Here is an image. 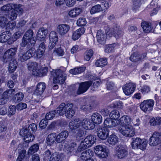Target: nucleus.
Masks as SVG:
<instances>
[{"label":"nucleus","instance_id":"nucleus-1","mask_svg":"<svg viewBox=\"0 0 161 161\" xmlns=\"http://www.w3.org/2000/svg\"><path fill=\"white\" fill-rule=\"evenodd\" d=\"M96 139L93 135H89L82 141L80 145L78 146L77 144L73 142L67 148V154L70 155H78L83 150L91 147L95 142Z\"/></svg>","mask_w":161,"mask_h":161},{"label":"nucleus","instance_id":"nucleus-2","mask_svg":"<svg viewBox=\"0 0 161 161\" xmlns=\"http://www.w3.org/2000/svg\"><path fill=\"white\" fill-rule=\"evenodd\" d=\"M73 107V104L72 103L67 104L62 103L57 108L56 111L60 115L65 114L66 117L70 119L74 116L75 113Z\"/></svg>","mask_w":161,"mask_h":161},{"label":"nucleus","instance_id":"nucleus-3","mask_svg":"<svg viewBox=\"0 0 161 161\" xmlns=\"http://www.w3.org/2000/svg\"><path fill=\"white\" fill-rule=\"evenodd\" d=\"M46 87L44 82H40L37 84L34 93L33 101L38 103L41 102L43 99V93Z\"/></svg>","mask_w":161,"mask_h":161},{"label":"nucleus","instance_id":"nucleus-4","mask_svg":"<svg viewBox=\"0 0 161 161\" xmlns=\"http://www.w3.org/2000/svg\"><path fill=\"white\" fill-rule=\"evenodd\" d=\"M53 72L54 73L53 83L63 84L66 80L65 74L60 69L54 70Z\"/></svg>","mask_w":161,"mask_h":161},{"label":"nucleus","instance_id":"nucleus-5","mask_svg":"<svg viewBox=\"0 0 161 161\" xmlns=\"http://www.w3.org/2000/svg\"><path fill=\"white\" fill-rule=\"evenodd\" d=\"M118 130L123 135L126 137H131L135 135V129L132 125L120 126Z\"/></svg>","mask_w":161,"mask_h":161},{"label":"nucleus","instance_id":"nucleus-6","mask_svg":"<svg viewBox=\"0 0 161 161\" xmlns=\"http://www.w3.org/2000/svg\"><path fill=\"white\" fill-rule=\"evenodd\" d=\"M154 104V101L153 100H146L141 103L140 106L143 111L146 112L152 110Z\"/></svg>","mask_w":161,"mask_h":161},{"label":"nucleus","instance_id":"nucleus-7","mask_svg":"<svg viewBox=\"0 0 161 161\" xmlns=\"http://www.w3.org/2000/svg\"><path fill=\"white\" fill-rule=\"evenodd\" d=\"M35 50L33 48L29 49L25 53L22 51L19 52L18 55L19 60L23 62L30 59L35 53Z\"/></svg>","mask_w":161,"mask_h":161},{"label":"nucleus","instance_id":"nucleus-8","mask_svg":"<svg viewBox=\"0 0 161 161\" xmlns=\"http://www.w3.org/2000/svg\"><path fill=\"white\" fill-rule=\"evenodd\" d=\"M17 48L16 47L11 48L6 51L3 56V61L6 63L11 60L16 54Z\"/></svg>","mask_w":161,"mask_h":161},{"label":"nucleus","instance_id":"nucleus-9","mask_svg":"<svg viewBox=\"0 0 161 161\" xmlns=\"http://www.w3.org/2000/svg\"><path fill=\"white\" fill-rule=\"evenodd\" d=\"M94 151L99 157L105 158L108 156V153L107 152L105 147L103 145L96 146L94 147Z\"/></svg>","mask_w":161,"mask_h":161},{"label":"nucleus","instance_id":"nucleus-10","mask_svg":"<svg viewBox=\"0 0 161 161\" xmlns=\"http://www.w3.org/2000/svg\"><path fill=\"white\" fill-rule=\"evenodd\" d=\"M20 4H16L12 3L7 4L3 6L1 8V11L7 13L10 10L15 8V10L19 11L20 12H23V8L21 7Z\"/></svg>","mask_w":161,"mask_h":161},{"label":"nucleus","instance_id":"nucleus-11","mask_svg":"<svg viewBox=\"0 0 161 161\" xmlns=\"http://www.w3.org/2000/svg\"><path fill=\"white\" fill-rule=\"evenodd\" d=\"M70 26L67 24H60L58 25L56 31L61 36H64L69 31Z\"/></svg>","mask_w":161,"mask_h":161},{"label":"nucleus","instance_id":"nucleus-12","mask_svg":"<svg viewBox=\"0 0 161 161\" xmlns=\"http://www.w3.org/2000/svg\"><path fill=\"white\" fill-rule=\"evenodd\" d=\"M105 29L108 34L113 35L117 38L121 36L122 32L121 29L119 26L115 24H114L113 27L109 29L108 31L106 29Z\"/></svg>","mask_w":161,"mask_h":161},{"label":"nucleus","instance_id":"nucleus-13","mask_svg":"<svg viewBox=\"0 0 161 161\" xmlns=\"http://www.w3.org/2000/svg\"><path fill=\"white\" fill-rule=\"evenodd\" d=\"M116 151L117 156L119 158H125L128 155L127 147L123 145H118L116 148Z\"/></svg>","mask_w":161,"mask_h":161},{"label":"nucleus","instance_id":"nucleus-14","mask_svg":"<svg viewBox=\"0 0 161 161\" xmlns=\"http://www.w3.org/2000/svg\"><path fill=\"white\" fill-rule=\"evenodd\" d=\"M91 81H85L79 84L78 88L76 91L77 95H80L86 92L92 85Z\"/></svg>","mask_w":161,"mask_h":161},{"label":"nucleus","instance_id":"nucleus-15","mask_svg":"<svg viewBox=\"0 0 161 161\" xmlns=\"http://www.w3.org/2000/svg\"><path fill=\"white\" fill-rule=\"evenodd\" d=\"M161 141V134L160 133L155 132L149 141V143L151 146H155L159 144Z\"/></svg>","mask_w":161,"mask_h":161},{"label":"nucleus","instance_id":"nucleus-16","mask_svg":"<svg viewBox=\"0 0 161 161\" xmlns=\"http://www.w3.org/2000/svg\"><path fill=\"white\" fill-rule=\"evenodd\" d=\"M135 83L130 82L125 84L123 87V90L124 93L126 95H130L134 92L136 87Z\"/></svg>","mask_w":161,"mask_h":161},{"label":"nucleus","instance_id":"nucleus-17","mask_svg":"<svg viewBox=\"0 0 161 161\" xmlns=\"http://www.w3.org/2000/svg\"><path fill=\"white\" fill-rule=\"evenodd\" d=\"M80 119H75L71 120L69 124L70 131L73 133H76V131H77L80 126Z\"/></svg>","mask_w":161,"mask_h":161},{"label":"nucleus","instance_id":"nucleus-18","mask_svg":"<svg viewBox=\"0 0 161 161\" xmlns=\"http://www.w3.org/2000/svg\"><path fill=\"white\" fill-rule=\"evenodd\" d=\"M97 135L100 139L103 140L107 138L109 132L107 128L106 127H100L97 128Z\"/></svg>","mask_w":161,"mask_h":161},{"label":"nucleus","instance_id":"nucleus-19","mask_svg":"<svg viewBox=\"0 0 161 161\" xmlns=\"http://www.w3.org/2000/svg\"><path fill=\"white\" fill-rule=\"evenodd\" d=\"M28 69L29 70L32 71V74L36 76L41 75L39 73L38 69V64L36 62H30L27 64Z\"/></svg>","mask_w":161,"mask_h":161},{"label":"nucleus","instance_id":"nucleus-20","mask_svg":"<svg viewBox=\"0 0 161 161\" xmlns=\"http://www.w3.org/2000/svg\"><path fill=\"white\" fill-rule=\"evenodd\" d=\"M146 53L141 54L137 52H135L131 55L130 59L133 62H138L139 61H142L146 57Z\"/></svg>","mask_w":161,"mask_h":161},{"label":"nucleus","instance_id":"nucleus-21","mask_svg":"<svg viewBox=\"0 0 161 161\" xmlns=\"http://www.w3.org/2000/svg\"><path fill=\"white\" fill-rule=\"evenodd\" d=\"M80 126L87 130L93 129L95 127L94 123L90 119H84L82 121L80 120Z\"/></svg>","mask_w":161,"mask_h":161},{"label":"nucleus","instance_id":"nucleus-22","mask_svg":"<svg viewBox=\"0 0 161 161\" xmlns=\"http://www.w3.org/2000/svg\"><path fill=\"white\" fill-rule=\"evenodd\" d=\"M119 120V124H120V126H127L132 125L131 119L128 116L124 115L121 117Z\"/></svg>","mask_w":161,"mask_h":161},{"label":"nucleus","instance_id":"nucleus-23","mask_svg":"<svg viewBox=\"0 0 161 161\" xmlns=\"http://www.w3.org/2000/svg\"><path fill=\"white\" fill-rule=\"evenodd\" d=\"M119 124V120H113L110 118H107L104 122V127H113L116 126Z\"/></svg>","mask_w":161,"mask_h":161},{"label":"nucleus","instance_id":"nucleus-24","mask_svg":"<svg viewBox=\"0 0 161 161\" xmlns=\"http://www.w3.org/2000/svg\"><path fill=\"white\" fill-rule=\"evenodd\" d=\"M96 37L98 42L101 44H105L106 42V37L104 31H102L101 30L98 31Z\"/></svg>","mask_w":161,"mask_h":161},{"label":"nucleus","instance_id":"nucleus-25","mask_svg":"<svg viewBox=\"0 0 161 161\" xmlns=\"http://www.w3.org/2000/svg\"><path fill=\"white\" fill-rule=\"evenodd\" d=\"M69 132L67 130H64L58 134L57 136V142L61 143L64 141L68 136Z\"/></svg>","mask_w":161,"mask_h":161},{"label":"nucleus","instance_id":"nucleus-26","mask_svg":"<svg viewBox=\"0 0 161 161\" xmlns=\"http://www.w3.org/2000/svg\"><path fill=\"white\" fill-rule=\"evenodd\" d=\"M85 31V29L84 27H81L73 33L72 39L75 41L78 40L84 33Z\"/></svg>","mask_w":161,"mask_h":161},{"label":"nucleus","instance_id":"nucleus-27","mask_svg":"<svg viewBox=\"0 0 161 161\" xmlns=\"http://www.w3.org/2000/svg\"><path fill=\"white\" fill-rule=\"evenodd\" d=\"M93 154V152L90 149L87 150L82 153L80 156V158L83 160H87L90 159Z\"/></svg>","mask_w":161,"mask_h":161},{"label":"nucleus","instance_id":"nucleus-28","mask_svg":"<svg viewBox=\"0 0 161 161\" xmlns=\"http://www.w3.org/2000/svg\"><path fill=\"white\" fill-rule=\"evenodd\" d=\"M141 26L143 31L146 33L150 32L153 29L151 23L147 21H142Z\"/></svg>","mask_w":161,"mask_h":161},{"label":"nucleus","instance_id":"nucleus-29","mask_svg":"<svg viewBox=\"0 0 161 161\" xmlns=\"http://www.w3.org/2000/svg\"><path fill=\"white\" fill-rule=\"evenodd\" d=\"M11 36V34L9 31H5L0 35V42L2 43L6 42L10 39V37Z\"/></svg>","mask_w":161,"mask_h":161},{"label":"nucleus","instance_id":"nucleus-30","mask_svg":"<svg viewBox=\"0 0 161 161\" xmlns=\"http://www.w3.org/2000/svg\"><path fill=\"white\" fill-rule=\"evenodd\" d=\"M91 118L94 123L99 124L102 122V117L98 113H95L93 114Z\"/></svg>","mask_w":161,"mask_h":161},{"label":"nucleus","instance_id":"nucleus-31","mask_svg":"<svg viewBox=\"0 0 161 161\" xmlns=\"http://www.w3.org/2000/svg\"><path fill=\"white\" fill-rule=\"evenodd\" d=\"M56 134L55 133H53L49 135L46 138L47 143L51 145L53 144L55 141L57 142Z\"/></svg>","mask_w":161,"mask_h":161},{"label":"nucleus","instance_id":"nucleus-32","mask_svg":"<svg viewBox=\"0 0 161 161\" xmlns=\"http://www.w3.org/2000/svg\"><path fill=\"white\" fill-rule=\"evenodd\" d=\"M107 64V61L106 58H101L97 59L95 63L96 66L103 67Z\"/></svg>","mask_w":161,"mask_h":161},{"label":"nucleus","instance_id":"nucleus-33","mask_svg":"<svg viewBox=\"0 0 161 161\" xmlns=\"http://www.w3.org/2000/svg\"><path fill=\"white\" fill-rule=\"evenodd\" d=\"M81 9L79 8H75L69 12V15L72 18H74L78 15L81 13Z\"/></svg>","mask_w":161,"mask_h":161},{"label":"nucleus","instance_id":"nucleus-34","mask_svg":"<svg viewBox=\"0 0 161 161\" xmlns=\"http://www.w3.org/2000/svg\"><path fill=\"white\" fill-rule=\"evenodd\" d=\"M47 31L43 28H42L38 31L36 35V37L38 39L40 38L44 39L47 34Z\"/></svg>","mask_w":161,"mask_h":161},{"label":"nucleus","instance_id":"nucleus-35","mask_svg":"<svg viewBox=\"0 0 161 161\" xmlns=\"http://www.w3.org/2000/svg\"><path fill=\"white\" fill-rule=\"evenodd\" d=\"M141 139V138L138 137H133L131 139V146L133 149H137Z\"/></svg>","mask_w":161,"mask_h":161},{"label":"nucleus","instance_id":"nucleus-36","mask_svg":"<svg viewBox=\"0 0 161 161\" xmlns=\"http://www.w3.org/2000/svg\"><path fill=\"white\" fill-rule=\"evenodd\" d=\"M17 66V63L15 60L11 61L9 64L8 70L10 73L14 72L16 70Z\"/></svg>","mask_w":161,"mask_h":161},{"label":"nucleus","instance_id":"nucleus-37","mask_svg":"<svg viewBox=\"0 0 161 161\" xmlns=\"http://www.w3.org/2000/svg\"><path fill=\"white\" fill-rule=\"evenodd\" d=\"M24 97V94L22 92H19L15 95L12 98V100L15 103L21 101Z\"/></svg>","mask_w":161,"mask_h":161},{"label":"nucleus","instance_id":"nucleus-38","mask_svg":"<svg viewBox=\"0 0 161 161\" xmlns=\"http://www.w3.org/2000/svg\"><path fill=\"white\" fill-rule=\"evenodd\" d=\"M107 141L109 144L114 145L118 142V139L115 135L112 134L110 135L108 137Z\"/></svg>","mask_w":161,"mask_h":161},{"label":"nucleus","instance_id":"nucleus-39","mask_svg":"<svg viewBox=\"0 0 161 161\" xmlns=\"http://www.w3.org/2000/svg\"><path fill=\"white\" fill-rule=\"evenodd\" d=\"M26 153V151L25 149L21 151L19 153L17 161H28L27 158L25 157Z\"/></svg>","mask_w":161,"mask_h":161},{"label":"nucleus","instance_id":"nucleus-40","mask_svg":"<svg viewBox=\"0 0 161 161\" xmlns=\"http://www.w3.org/2000/svg\"><path fill=\"white\" fill-rule=\"evenodd\" d=\"M109 116L111 118L114 120H118L120 116L119 112L117 110H114L110 113Z\"/></svg>","mask_w":161,"mask_h":161},{"label":"nucleus","instance_id":"nucleus-41","mask_svg":"<svg viewBox=\"0 0 161 161\" xmlns=\"http://www.w3.org/2000/svg\"><path fill=\"white\" fill-rule=\"evenodd\" d=\"M39 146L38 144H36L31 146L28 151L29 155H31L37 152L39 149Z\"/></svg>","mask_w":161,"mask_h":161},{"label":"nucleus","instance_id":"nucleus-42","mask_svg":"<svg viewBox=\"0 0 161 161\" xmlns=\"http://www.w3.org/2000/svg\"><path fill=\"white\" fill-rule=\"evenodd\" d=\"M102 10L101 5L97 4L93 6L91 8L90 12L91 14H93L96 13L100 12Z\"/></svg>","mask_w":161,"mask_h":161},{"label":"nucleus","instance_id":"nucleus-43","mask_svg":"<svg viewBox=\"0 0 161 161\" xmlns=\"http://www.w3.org/2000/svg\"><path fill=\"white\" fill-rule=\"evenodd\" d=\"M93 53L94 52L92 49L87 50L85 53L84 59L87 61L89 60L93 56Z\"/></svg>","mask_w":161,"mask_h":161},{"label":"nucleus","instance_id":"nucleus-44","mask_svg":"<svg viewBox=\"0 0 161 161\" xmlns=\"http://www.w3.org/2000/svg\"><path fill=\"white\" fill-rule=\"evenodd\" d=\"M147 141L144 139H141L140 143L138 145L137 149H140L143 150L146 149Z\"/></svg>","mask_w":161,"mask_h":161},{"label":"nucleus","instance_id":"nucleus-45","mask_svg":"<svg viewBox=\"0 0 161 161\" xmlns=\"http://www.w3.org/2000/svg\"><path fill=\"white\" fill-rule=\"evenodd\" d=\"M50 157V161H59L60 158L61 156L58 152H55L52 154Z\"/></svg>","mask_w":161,"mask_h":161},{"label":"nucleus","instance_id":"nucleus-46","mask_svg":"<svg viewBox=\"0 0 161 161\" xmlns=\"http://www.w3.org/2000/svg\"><path fill=\"white\" fill-rule=\"evenodd\" d=\"M49 40L51 41L58 42V37L56 32L54 31H52L50 33L49 36Z\"/></svg>","mask_w":161,"mask_h":161},{"label":"nucleus","instance_id":"nucleus-47","mask_svg":"<svg viewBox=\"0 0 161 161\" xmlns=\"http://www.w3.org/2000/svg\"><path fill=\"white\" fill-rule=\"evenodd\" d=\"M53 53L58 56H62L64 54V52L61 47L55 48L53 50Z\"/></svg>","mask_w":161,"mask_h":161},{"label":"nucleus","instance_id":"nucleus-48","mask_svg":"<svg viewBox=\"0 0 161 161\" xmlns=\"http://www.w3.org/2000/svg\"><path fill=\"white\" fill-rule=\"evenodd\" d=\"M17 12H18L19 13L21 14L23 12H20L19 11H18L17 10H15V8H14V9L9 14V18L11 20H14L16 19L17 16Z\"/></svg>","mask_w":161,"mask_h":161},{"label":"nucleus","instance_id":"nucleus-49","mask_svg":"<svg viewBox=\"0 0 161 161\" xmlns=\"http://www.w3.org/2000/svg\"><path fill=\"white\" fill-rule=\"evenodd\" d=\"M53 152L49 150L45 151L43 154V160L44 161H48L50 158V156L52 155Z\"/></svg>","mask_w":161,"mask_h":161},{"label":"nucleus","instance_id":"nucleus-50","mask_svg":"<svg viewBox=\"0 0 161 161\" xmlns=\"http://www.w3.org/2000/svg\"><path fill=\"white\" fill-rule=\"evenodd\" d=\"M31 40L23 36L22 42L20 43V45L22 47H25L27 45H30V44L31 45Z\"/></svg>","mask_w":161,"mask_h":161},{"label":"nucleus","instance_id":"nucleus-51","mask_svg":"<svg viewBox=\"0 0 161 161\" xmlns=\"http://www.w3.org/2000/svg\"><path fill=\"white\" fill-rule=\"evenodd\" d=\"M56 113L55 110L51 111L48 112L46 115V119L47 120L52 119L55 117Z\"/></svg>","mask_w":161,"mask_h":161},{"label":"nucleus","instance_id":"nucleus-52","mask_svg":"<svg viewBox=\"0 0 161 161\" xmlns=\"http://www.w3.org/2000/svg\"><path fill=\"white\" fill-rule=\"evenodd\" d=\"M35 137L31 133H30L28 135L25 136L24 137V140L25 142L27 143L32 142L34 139Z\"/></svg>","mask_w":161,"mask_h":161},{"label":"nucleus","instance_id":"nucleus-53","mask_svg":"<svg viewBox=\"0 0 161 161\" xmlns=\"http://www.w3.org/2000/svg\"><path fill=\"white\" fill-rule=\"evenodd\" d=\"M141 5L140 0H133L132 6V9L134 10H136L140 7Z\"/></svg>","mask_w":161,"mask_h":161},{"label":"nucleus","instance_id":"nucleus-54","mask_svg":"<svg viewBox=\"0 0 161 161\" xmlns=\"http://www.w3.org/2000/svg\"><path fill=\"white\" fill-rule=\"evenodd\" d=\"M48 71V68L47 67H45L42 68L40 69H39L38 71L39 73H40L41 75H36V76H44L46 75Z\"/></svg>","mask_w":161,"mask_h":161},{"label":"nucleus","instance_id":"nucleus-55","mask_svg":"<svg viewBox=\"0 0 161 161\" xmlns=\"http://www.w3.org/2000/svg\"><path fill=\"white\" fill-rule=\"evenodd\" d=\"M114 44H111L107 45L105 48V52L109 53L114 51Z\"/></svg>","mask_w":161,"mask_h":161},{"label":"nucleus","instance_id":"nucleus-56","mask_svg":"<svg viewBox=\"0 0 161 161\" xmlns=\"http://www.w3.org/2000/svg\"><path fill=\"white\" fill-rule=\"evenodd\" d=\"M33 35V31L30 29L28 30L26 32L23 37L31 40V39L32 38Z\"/></svg>","mask_w":161,"mask_h":161},{"label":"nucleus","instance_id":"nucleus-57","mask_svg":"<svg viewBox=\"0 0 161 161\" xmlns=\"http://www.w3.org/2000/svg\"><path fill=\"white\" fill-rule=\"evenodd\" d=\"M8 21V19L7 18L5 17H0V26L4 28L6 25Z\"/></svg>","mask_w":161,"mask_h":161},{"label":"nucleus","instance_id":"nucleus-58","mask_svg":"<svg viewBox=\"0 0 161 161\" xmlns=\"http://www.w3.org/2000/svg\"><path fill=\"white\" fill-rule=\"evenodd\" d=\"M87 23V21L85 18H80L77 20V24L79 26H83L85 25Z\"/></svg>","mask_w":161,"mask_h":161},{"label":"nucleus","instance_id":"nucleus-59","mask_svg":"<svg viewBox=\"0 0 161 161\" xmlns=\"http://www.w3.org/2000/svg\"><path fill=\"white\" fill-rule=\"evenodd\" d=\"M16 108V107L14 105H11L9 106L8 115L10 116H11L14 114L15 113Z\"/></svg>","mask_w":161,"mask_h":161},{"label":"nucleus","instance_id":"nucleus-60","mask_svg":"<svg viewBox=\"0 0 161 161\" xmlns=\"http://www.w3.org/2000/svg\"><path fill=\"white\" fill-rule=\"evenodd\" d=\"M92 108V107L89 104H86L82 105L80 107V109L85 112H87L90 111Z\"/></svg>","mask_w":161,"mask_h":161},{"label":"nucleus","instance_id":"nucleus-61","mask_svg":"<svg viewBox=\"0 0 161 161\" xmlns=\"http://www.w3.org/2000/svg\"><path fill=\"white\" fill-rule=\"evenodd\" d=\"M28 129L30 133H31L32 134L34 132L36 131L37 129V125L35 124H31L29 125Z\"/></svg>","mask_w":161,"mask_h":161},{"label":"nucleus","instance_id":"nucleus-62","mask_svg":"<svg viewBox=\"0 0 161 161\" xmlns=\"http://www.w3.org/2000/svg\"><path fill=\"white\" fill-rule=\"evenodd\" d=\"M77 133L76 135V137L77 140H79L82 139L84 135V132L82 130H78Z\"/></svg>","mask_w":161,"mask_h":161},{"label":"nucleus","instance_id":"nucleus-63","mask_svg":"<svg viewBox=\"0 0 161 161\" xmlns=\"http://www.w3.org/2000/svg\"><path fill=\"white\" fill-rule=\"evenodd\" d=\"M150 87L146 85H144L142 86L141 89V92L144 94L148 93L150 91Z\"/></svg>","mask_w":161,"mask_h":161},{"label":"nucleus","instance_id":"nucleus-64","mask_svg":"<svg viewBox=\"0 0 161 161\" xmlns=\"http://www.w3.org/2000/svg\"><path fill=\"white\" fill-rule=\"evenodd\" d=\"M47 120L46 119H42L39 123L40 127L42 129L45 128L47 125Z\"/></svg>","mask_w":161,"mask_h":161}]
</instances>
